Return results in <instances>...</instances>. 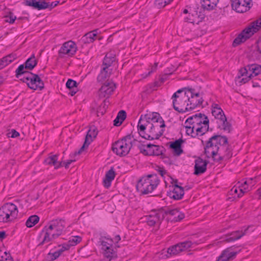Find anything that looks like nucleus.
Here are the masks:
<instances>
[{
  "label": "nucleus",
  "instance_id": "nucleus-34",
  "mask_svg": "<svg viewBox=\"0 0 261 261\" xmlns=\"http://www.w3.org/2000/svg\"><path fill=\"white\" fill-rule=\"evenodd\" d=\"M153 144H148L146 146L140 145L139 146L140 152L145 155H153Z\"/></svg>",
  "mask_w": 261,
  "mask_h": 261
},
{
  "label": "nucleus",
  "instance_id": "nucleus-9",
  "mask_svg": "<svg viewBox=\"0 0 261 261\" xmlns=\"http://www.w3.org/2000/svg\"><path fill=\"white\" fill-rule=\"evenodd\" d=\"M132 138L131 135H128L115 142L112 147L113 152L120 156L127 154L132 147Z\"/></svg>",
  "mask_w": 261,
  "mask_h": 261
},
{
  "label": "nucleus",
  "instance_id": "nucleus-60",
  "mask_svg": "<svg viewBox=\"0 0 261 261\" xmlns=\"http://www.w3.org/2000/svg\"><path fill=\"white\" fill-rule=\"evenodd\" d=\"M158 64L157 63H155L154 64V65L151 67V70L148 72V74L146 75V76H147L150 75V74L151 73H152L153 72L155 71V70L156 69L157 66H158Z\"/></svg>",
  "mask_w": 261,
  "mask_h": 261
},
{
  "label": "nucleus",
  "instance_id": "nucleus-19",
  "mask_svg": "<svg viewBox=\"0 0 261 261\" xmlns=\"http://www.w3.org/2000/svg\"><path fill=\"white\" fill-rule=\"evenodd\" d=\"M77 47L76 44L72 41L65 42L59 50V55L60 57L67 55L72 56L76 53Z\"/></svg>",
  "mask_w": 261,
  "mask_h": 261
},
{
  "label": "nucleus",
  "instance_id": "nucleus-54",
  "mask_svg": "<svg viewBox=\"0 0 261 261\" xmlns=\"http://www.w3.org/2000/svg\"><path fill=\"white\" fill-rule=\"evenodd\" d=\"M76 160L71 159L68 160L67 162H62V166H64L66 169H68L69 167L70 164L72 163L75 162Z\"/></svg>",
  "mask_w": 261,
  "mask_h": 261
},
{
  "label": "nucleus",
  "instance_id": "nucleus-25",
  "mask_svg": "<svg viewBox=\"0 0 261 261\" xmlns=\"http://www.w3.org/2000/svg\"><path fill=\"white\" fill-rule=\"evenodd\" d=\"M184 142V140L181 138L175 140L174 142H171L170 147L173 150L174 155L178 156L183 152L181 144Z\"/></svg>",
  "mask_w": 261,
  "mask_h": 261
},
{
  "label": "nucleus",
  "instance_id": "nucleus-55",
  "mask_svg": "<svg viewBox=\"0 0 261 261\" xmlns=\"http://www.w3.org/2000/svg\"><path fill=\"white\" fill-rule=\"evenodd\" d=\"M106 111L105 110V109L102 108V106H100L97 108V116H99V115L102 116L106 113Z\"/></svg>",
  "mask_w": 261,
  "mask_h": 261
},
{
  "label": "nucleus",
  "instance_id": "nucleus-11",
  "mask_svg": "<svg viewBox=\"0 0 261 261\" xmlns=\"http://www.w3.org/2000/svg\"><path fill=\"white\" fill-rule=\"evenodd\" d=\"M187 95L188 96V102L187 107L188 108V111L193 110L197 108H203L202 103L204 101L202 94L199 92L195 91L194 89L187 87Z\"/></svg>",
  "mask_w": 261,
  "mask_h": 261
},
{
  "label": "nucleus",
  "instance_id": "nucleus-49",
  "mask_svg": "<svg viewBox=\"0 0 261 261\" xmlns=\"http://www.w3.org/2000/svg\"><path fill=\"white\" fill-rule=\"evenodd\" d=\"M0 261H13V259L10 253L5 252L4 255L1 256Z\"/></svg>",
  "mask_w": 261,
  "mask_h": 261
},
{
  "label": "nucleus",
  "instance_id": "nucleus-2",
  "mask_svg": "<svg viewBox=\"0 0 261 261\" xmlns=\"http://www.w3.org/2000/svg\"><path fill=\"white\" fill-rule=\"evenodd\" d=\"M165 126V122L160 114L152 113V119L150 128L147 130V133L144 136V138L148 140L158 139L163 135Z\"/></svg>",
  "mask_w": 261,
  "mask_h": 261
},
{
  "label": "nucleus",
  "instance_id": "nucleus-7",
  "mask_svg": "<svg viewBox=\"0 0 261 261\" xmlns=\"http://www.w3.org/2000/svg\"><path fill=\"white\" fill-rule=\"evenodd\" d=\"M185 124L192 125L195 127L196 131L203 134L206 133L209 128V120L207 117L201 113L189 117Z\"/></svg>",
  "mask_w": 261,
  "mask_h": 261
},
{
  "label": "nucleus",
  "instance_id": "nucleus-47",
  "mask_svg": "<svg viewBox=\"0 0 261 261\" xmlns=\"http://www.w3.org/2000/svg\"><path fill=\"white\" fill-rule=\"evenodd\" d=\"M173 0H155V4L158 8H163Z\"/></svg>",
  "mask_w": 261,
  "mask_h": 261
},
{
  "label": "nucleus",
  "instance_id": "nucleus-6",
  "mask_svg": "<svg viewBox=\"0 0 261 261\" xmlns=\"http://www.w3.org/2000/svg\"><path fill=\"white\" fill-rule=\"evenodd\" d=\"M187 87L178 90L172 96V105L174 109L179 113H183L188 111Z\"/></svg>",
  "mask_w": 261,
  "mask_h": 261
},
{
  "label": "nucleus",
  "instance_id": "nucleus-1",
  "mask_svg": "<svg viewBox=\"0 0 261 261\" xmlns=\"http://www.w3.org/2000/svg\"><path fill=\"white\" fill-rule=\"evenodd\" d=\"M65 227V222L62 219H56L50 221L48 225L45 226L42 232H45L42 241L39 245L48 243L53 239L57 238L61 235Z\"/></svg>",
  "mask_w": 261,
  "mask_h": 261
},
{
  "label": "nucleus",
  "instance_id": "nucleus-13",
  "mask_svg": "<svg viewBox=\"0 0 261 261\" xmlns=\"http://www.w3.org/2000/svg\"><path fill=\"white\" fill-rule=\"evenodd\" d=\"M152 119V113L151 114H146L144 116L141 115L138 123V130L140 136L144 138V136L146 135L145 130L150 128Z\"/></svg>",
  "mask_w": 261,
  "mask_h": 261
},
{
  "label": "nucleus",
  "instance_id": "nucleus-15",
  "mask_svg": "<svg viewBox=\"0 0 261 261\" xmlns=\"http://www.w3.org/2000/svg\"><path fill=\"white\" fill-rule=\"evenodd\" d=\"M232 9L239 13H244L252 6V0H231Z\"/></svg>",
  "mask_w": 261,
  "mask_h": 261
},
{
  "label": "nucleus",
  "instance_id": "nucleus-12",
  "mask_svg": "<svg viewBox=\"0 0 261 261\" xmlns=\"http://www.w3.org/2000/svg\"><path fill=\"white\" fill-rule=\"evenodd\" d=\"M60 3L59 1L51 3L46 2L45 0H24L25 6L33 7L34 9L41 10L49 9L50 10L55 8Z\"/></svg>",
  "mask_w": 261,
  "mask_h": 261
},
{
  "label": "nucleus",
  "instance_id": "nucleus-64",
  "mask_svg": "<svg viewBox=\"0 0 261 261\" xmlns=\"http://www.w3.org/2000/svg\"><path fill=\"white\" fill-rule=\"evenodd\" d=\"M257 51L261 54V39L257 41Z\"/></svg>",
  "mask_w": 261,
  "mask_h": 261
},
{
  "label": "nucleus",
  "instance_id": "nucleus-42",
  "mask_svg": "<svg viewBox=\"0 0 261 261\" xmlns=\"http://www.w3.org/2000/svg\"><path fill=\"white\" fill-rule=\"evenodd\" d=\"M99 242L102 246V250L105 249L109 250L110 248L113 247V240H110V243H109L108 241L102 239V237H101V238L100 239Z\"/></svg>",
  "mask_w": 261,
  "mask_h": 261
},
{
  "label": "nucleus",
  "instance_id": "nucleus-20",
  "mask_svg": "<svg viewBox=\"0 0 261 261\" xmlns=\"http://www.w3.org/2000/svg\"><path fill=\"white\" fill-rule=\"evenodd\" d=\"M239 72L242 76L247 75V74H251V77L256 76L261 73V65L258 64L248 65L241 68Z\"/></svg>",
  "mask_w": 261,
  "mask_h": 261
},
{
  "label": "nucleus",
  "instance_id": "nucleus-24",
  "mask_svg": "<svg viewBox=\"0 0 261 261\" xmlns=\"http://www.w3.org/2000/svg\"><path fill=\"white\" fill-rule=\"evenodd\" d=\"M236 254V252L231 251V248H228L222 251L217 261H229L230 259H233Z\"/></svg>",
  "mask_w": 261,
  "mask_h": 261
},
{
  "label": "nucleus",
  "instance_id": "nucleus-63",
  "mask_svg": "<svg viewBox=\"0 0 261 261\" xmlns=\"http://www.w3.org/2000/svg\"><path fill=\"white\" fill-rule=\"evenodd\" d=\"M108 103H109V101L107 100V98L103 100L102 103L100 106H102L103 109L106 111V109L108 107Z\"/></svg>",
  "mask_w": 261,
  "mask_h": 261
},
{
  "label": "nucleus",
  "instance_id": "nucleus-38",
  "mask_svg": "<svg viewBox=\"0 0 261 261\" xmlns=\"http://www.w3.org/2000/svg\"><path fill=\"white\" fill-rule=\"evenodd\" d=\"M37 62L35 55L33 54L31 57L27 60L24 64L26 66V68L31 70L37 65Z\"/></svg>",
  "mask_w": 261,
  "mask_h": 261
},
{
  "label": "nucleus",
  "instance_id": "nucleus-4",
  "mask_svg": "<svg viewBox=\"0 0 261 261\" xmlns=\"http://www.w3.org/2000/svg\"><path fill=\"white\" fill-rule=\"evenodd\" d=\"M216 136V147L218 148L217 155L218 158H215V161L221 162L223 160H228L232 156L231 149L228 144V139L225 136L215 135Z\"/></svg>",
  "mask_w": 261,
  "mask_h": 261
},
{
  "label": "nucleus",
  "instance_id": "nucleus-32",
  "mask_svg": "<svg viewBox=\"0 0 261 261\" xmlns=\"http://www.w3.org/2000/svg\"><path fill=\"white\" fill-rule=\"evenodd\" d=\"M212 107V114L215 118L220 120L223 116H225L223 110L218 104H213Z\"/></svg>",
  "mask_w": 261,
  "mask_h": 261
},
{
  "label": "nucleus",
  "instance_id": "nucleus-53",
  "mask_svg": "<svg viewBox=\"0 0 261 261\" xmlns=\"http://www.w3.org/2000/svg\"><path fill=\"white\" fill-rule=\"evenodd\" d=\"M19 136V133L15 129H12L11 132L8 133V137L11 138H16Z\"/></svg>",
  "mask_w": 261,
  "mask_h": 261
},
{
  "label": "nucleus",
  "instance_id": "nucleus-56",
  "mask_svg": "<svg viewBox=\"0 0 261 261\" xmlns=\"http://www.w3.org/2000/svg\"><path fill=\"white\" fill-rule=\"evenodd\" d=\"M156 170L162 177L167 173L166 171L163 167H158Z\"/></svg>",
  "mask_w": 261,
  "mask_h": 261
},
{
  "label": "nucleus",
  "instance_id": "nucleus-46",
  "mask_svg": "<svg viewBox=\"0 0 261 261\" xmlns=\"http://www.w3.org/2000/svg\"><path fill=\"white\" fill-rule=\"evenodd\" d=\"M82 241V238L80 236H73L70 238L68 243L70 246H73L80 243Z\"/></svg>",
  "mask_w": 261,
  "mask_h": 261
},
{
  "label": "nucleus",
  "instance_id": "nucleus-37",
  "mask_svg": "<svg viewBox=\"0 0 261 261\" xmlns=\"http://www.w3.org/2000/svg\"><path fill=\"white\" fill-rule=\"evenodd\" d=\"M185 128L186 129V132L187 135H190L192 138H196L197 136H202L204 134L202 133H198L195 130V127L192 125L186 124Z\"/></svg>",
  "mask_w": 261,
  "mask_h": 261
},
{
  "label": "nucleus",
  "instance_id": "nucleus-17",
  "mask_svg": "<svg viewBox=\"0 0 261 261\" xmlns=\"http://www.w3.org/2000/svg\"><path fill=\"white\" fill-rule=\"evenodd\" d=\"M97 133L98 132L96 128L94 126H91L87 134L83 146L79 150L74 152L73 155L75 156L81 154L84 150L85 148L88 147L90 143L92 141V138H95L96 137Z\"/></svg>",
  "mask_w": 261,
  "mask_h": 261
},
{
  "label": "nucleus",
  "instance_id": "nucleus-27",
  "mask_svg": "<svg viewBox=\"0 0 261 261\" xmlns=\"http://www.w3.org/2000/svg\"><path fill=\"white\" fill-rule=\"evenodd\" d=\"M96 39L100 40V37L97 36V31L94 30L91 32L86 34L82 38L83 41L85 43H90L93 42Z\"/></svg>",
  "mask_w": 261,
  "mask_h": 261
},
{
  "label": "nucleus",
  "instance_id": "nucleus-51",
  "mask_svg": "<svg viewBox=\"0 0 261 261\" xmlns=\"http://www.w3.org/2000/svg\"><path fill=\"white\" fill-rule=\"evenodd\" d=\"M59 256V255L58 254L56 251L54 252V253L49 252L47 254V257L50 259L49 261H53L54 260H55Z\"/></svg>",
  "mask_w": 261,
  "mask_h": 261
},
{
  "label": "nucleus",
  "instance_id": "nucleus-58",
  "mask_svg": "<svg viewBox=\"0 0 261 261\" xmlns=\"http://www.w3.org/2000/svg\"><path fill=\"white\" fill-rule=\"evenodd\" d=\"M193 16V15H191L190 14H189V16L185 17L184 18L185 21L190 22V23H194L195 22V21L192 18V17Z\"/></svg>",
  "mask_w": 261,
  "mask_h": 261
},
{
  "label": "nucleus",
  "instance_id": "nucleus-31",
  "mask_svg": "<svg viewBox=\"0 0 261 261\" xmlns=\"http://www.w3.org/2000/svg\"><path fill=\"white\" fill-rule=\"evenodd\" d=\"M115 61V56L112 54H107L103 60L101 66L102 67H107V69H111L113 63Z\"/></svg>",
  "mask_w": 261,
  "mask_h": 261
},
{
  "label": "nucleus",
  "instance_id": "nucleus-21",
  "mask_svg": "<svg viewBox=\"0 0 261 261\" xmlns=\"http://www.w3.org/2000/svg\"><path fill=\"white\" fill-rule=\"evenodd\" d=\"M116 88L115 84L113 82H106L99 90V96L100 98L107 97L112 94Z\"/></svg>",
  "mask_w": 261,
  "mask_h": 261
},
{
  "label": "nucleus",
  "instance_id": "nucleus-40",
  "mask_svg": "<svg viewBox=\"0 0 261 261\" xmlns=\"http://www.w3.org/2000/svg\"><path fill=\"white\" fill-rule=\"evenodd\" d=\"M28 69L26 68L24 64H21L18 66L15 71V76L17 78H19L22 76L23 75H27L28 73H31V72L27 71Z\"/></svg>",
  "mask_w": 261,
  "mask_h": 261
},
{
  "label": "nucleus",
  "instance_id": "nucleus-61",
  "mask_svg": "<svg viewBox=\"0 0 261 261\" xmlns=\"http://www.w3.org/2000/svg\"><path fill=\"white\" fill-rule=\"evenodd\" d=\"M122 124L121 121L119 119L118 117H116V118L114 120V125L116 126H119Z\"/></svg>",
  "mask_w": 261,
  "mask_h": 261
},
{
  "label": "nucleus",
  "instance_id": "nucleus-35",
  "mask_svg": "<svg viewBox=\"0 0 261 261\" xmlns=\"http://www.w3.org/2000/svg\"><path fill=\"white\" fill-rule=\"evenodd\" d=\"M66 87L69 89V94L71 96H73L77 92V83L76 81L72 79H68L66 82Z\"/></svg>",
  "mask_w": 261,
  "mask_h": 261
},
{
  "label": "nucleus",
  "instance_id": "nucleus-44",
  "mask_svg": "<svg viewBox=\"0 0 261 261\" xmlns=\"http://www.w3.org/2000/svg\"><path fill=\"white\" fill-rule=\"evenodd\" d=\"M220 121L222 123V129L224 131H228V132H230L231 130V125L230 123L227 121L226 116H223Z\"/></svg>",
  "mask_w": 261,
  "mask_h": 261
},
{
  "label": "nucleus",
  "instance_id": "nucleus-36",
  "mask_svg": "<svg viewBox=\"0 0 261 261\" xmlns=\"http://www.w3.org/2000/svg\"><path fill=\"white\" fill-rule=\"evenodd\" d=\"M112 69H107V67H102L99 74L97 76V81L102 82L109 76L112 72Z\"/></svg>",
  "mask_w": 261,
  "mask_h": 261
},
{
  "label": "nucleus",
  "instance_id": "nucleus-62",
  "mask_svg": "<svg viewBox=\"0 0 261 261\" xmlns=\"http://www.w3.org/2000/svg\"><path fill=\"white\" fill-rule=\"evenodd\" d=\"M70 245L68 243H66V244H63L62 245V247H61V249L64 251L65 250H67L68 249H69V248H70Z\"/></svg>",
  "mask_w": 261,
  "mask_h": 261
},
{
  "label": "nucleus",
  "instance_id": "nucleus-16",
  "mask_svg": "<svg viewBox=\"0 0 261 261\" xmlns=\"http://www.w3.org/2000/svg\"><path fill=\"white\" fill-rule=\"evenodd\" d=\"M29 76L25 78L28 80L27 85L31 89L40 90L44 88V83L38 75L33 73H28Z\"/></svg>",
  "mask_w": 261,
  "mask_h": 261
},
{
  "label": "nucleus",
  "instance_id": "nucleus-5",
  "mask_svg": "<svg viewBox=\"0 0 261 261\" xmlns=\"http://www.w3.org/2000/svg\"><path fill=\"white\" fill-rule=\"evenodd\" d=\"M178 209L167 208L164 210L163 207L152 212L151 214L146 216V222L149 226H153L155 225H160L165 218V215H170L176 216L178 213Z\"/></svg>",
  "mask_w": 261,
  "mask_h": 261
},
{
  "label": "nucleus",
  "instance_id": "nucleus-10",
  "mask_svg": "<svg viewBox=\"0 0 261 261\" xmlns=\"http://www.w3.org/2000/svg\"><path fill=\"white\" fill-rule=\"evenodd\" d=\"M17 206L13 203H6L0 208V222L7 223L15 219L18 214Z\"/></svg>",
  "mask_w": 261,
  "mask_h": 261
},
{
  "label": "nucleus",
  "instance_id": "nucleus-52",
  "mask_svg": "<svg viewBox=\"0 0 261 261\" xmlns=\"http://www.w3.org/2000/svg\"><path fill=\"white\" fill-rule=\"evenodd\" d=\"M185 218L184 214L178 212V213L176 214V216L174 217L173 220L176 222L180 221L182 220Z\"/></svg>",
  "mask_w": 261,
  "mask_h": 261
},
{
  "label": "nucleus",
  "instance_id": "nucleus-18",
  "mask_svg": "<svg viewBox=\"0 0 261 261\" xmlns=\"http://www.w3.org/2000/svg\"><path fill=\"white\" fill-rule=\"evenodd\" d=\"M193 244V243L191 241L182 242L169 248L167 252L171 255H176L182 251L187 250L191 247Z\"/></svg>",
  "mask_w": 261,
  "mask_h": 261
},
{
  "label": "nucleus",
  "instance_id": "nucleus-29",
  "mask_svg": "<svg viewBox=\"0 0 261 261\" xmlns=\"http://www.w3.org/2000/svg\"><path fill=\"white\" fill-rule=\"evenodd\" d=\"M219 0H200V3L202 7L204 9L211 10L214 9Z\"/></svg>",
  "mask_w": 261,
  "mask_h": 261
},
{
  "label": "nucleus",
  "instance_id": "nucleus-57",
  "mask_svg": "<svg viewBox=\"0 0 261 261\" xmlns=\"http://www.w3.org/2000/svg\"><path fill=\"white\" fill-rule=\"evenodd\" d=\"M241 188V186H239L238 187H233L230 190L231 194H236L238 195V192H239V189Z\"/></svg>",
  "mask_w": 261,
  "mask_h": 261
},
{
  "label": "nucleus",
  "instance_id": "nucleus-22",
  "mask_svg": "<svg viewBox=\"0 0 261 261\" xmlns=\"http://www.w3.org/2000/svg\"><path fill=\"white\" fill-rule=\"evenodd\" d=\"M177 180L175 181V184L173 186V190L168 192V196L174 200L181 199L184 195V188L177 184Z\"/></svg>",
  "mask_w": 261,
  "mask_h": 261
},
{
  "label": "nucleus",
  "instance_id": "nucleus-30",
  "mask_svg": "<svg viewBox=\"0 0 261 261\" xmlns=\"http://www.w3.org/2000/svg\"><path fill=\"white\" fill-rule=\"evenodd\" d=\"M58 155H53L46 158L44 162L48 165H54L55 169H58L62 166V162H58Z\"/></svg>",
  "mask_w": 261,
  "mask_h": 261
},
{
  "label": "nucleus",
  "instance_id": "nucleus-28",
  "mask_svg": "<svg viewBox=\"0 0 261 261\" xmlns=\"http://www.w3.org/2000/svg\"><path fill=\"white\" fill-rule=\"evenodd\" d=\"M248 230V228L244 230H237L230 233L226 239L227 242H232L240 239L246 234V232Z\"/></svg>",
  "mask_w": 261,
  "mask_h": 261
},
{
  "label": "nucleus",
  "instance_id": "nucleus-33",
  "mask_svg": "<svg viewBox=\"0 0 261 261\" xmlns=\"http://www.w3.org/2000/svg\"><path fill=\"white\" fill-rule=\"evenodd\" d=\"M15 58L16 55L11 54L0 59V65L1 69L13 62Z\"/></svg>",
  "mask_w": 261,
  "mask_h": 261
},
{
  "label": "nucleus",
  "instance_id": "nucleus-23",
  "mask_svg": "<svg viewBox=\"0 0 261 261\" xmlns=\"http://www.w3.org/2000/svg\"><path fill=\"white\" fill-rule=\"evenodd\" d=\"M208 162L201 158H198L195 161L194 174L199 175L204 173L206 170Z\"/></svg>",
  "mask_w": 261,
  "mask_h": 261
},
{
  "label": "nucleus",
  "instance_id": "nucleus-39",
  "mask_svg": "<svg viewBox=\"0 0 261 261\" xmlns=\"http://www.w3.org/2000/svg\"><path fill=\"white\" fill-rule=\"evenodd\" d=\"M102 251L104 256L110 261L114 258H117V253L114 250L113 247L110 248V249L109 250H102Z\"/></svg>",
  "mask_w": 261,
  "mask_h": 261
},
{
  "label": "nucleus",
  "instance_id": "nucleus-43",
  "mask_svg": "<svg viewBox=\"0 0 261 261\" xmlns=\"http://www.w3.org/2000/svg\"><path fill=\"white\" fill-rule=\"evenodd\" d=\"M153 148V155H163L164 152L166 151L165 148L162 146L154 145H152Z\"/></svg>",
  "mask_w": 261,
  "mask_h": 261
},
{
  "label": "nucleus",
  "instance_id": "nucleus-26",
  "mask_svg": "<svg viewBox=\"0 0 261 261\" xmlns=\"http://www.w3.org/2000/svg\"><path fill=\"white\" fill-rule=\"evenodd\" d=\"M115 177V172L113 167H112L106 173L105 178L103 180V184L105 187L109 188L111 185L112 181Z\"/></svg>",
  "mask_w": 261,
  "mask_h": 261
},
{
  "label": "nucleus",
  "instance_id": "nucleus-41",
  "mask_svg": "<svg viewBox=\"0 0 261 261\" xmlns=\"http://www.w3.org/2000/svg\"><path fill=\"white\" fill-rule=\"evenodd\" d=\"M39 217L37 215H32L30 216L25 222V225L28 227H32L38 222Z\"/></svg>",
  "mask_w": 261,
  "mask_h": 261
},
{
  "label": "nucleus",
  "instance_id": "nucleus-14",
  "mask_svg": "<svg viewBox=\"0 0 261 261\" xmlns=\"http://www.w3.org/2000/svg\"><path fill=\"white\" fill-rule=\"evenodd\" d=\"M215 135L209 138L204 145V153L207 158L212 157L215 161V158H217L218 152V148L216 147L215 142L216 139Z\"/></svg>",
  "mask_w": 261,
  "mask_h": 261
},
{
  "label": "nucleus",
  "instance_id": "nucleus-59",
  "mask_svg": "<svg viewBox=\"0 0 261 261\" xmlns=\"http://www.w3.org/2000/svg\"><path fill=\"white\" fill-rule=\"evenodd\" d=\"M246 77L243 78L240 81L241 83L243 84H245L248 82L250 79L251 78V74H247V75H245Z\"/></svg>",
  "mask_w": 261,
  "mask_h": 261
},
{
  "label": "nucleus",
  "instance_id": "nucleus-3",
  "mask_svg": "<svg viewBox=\"0 0 261 261\" xmlns=\"http://www.w3.org/2000/svg\"><path fill=\"white\" fill-rule=\"evenodd\" d=\"M160 180L156 174H148L138 180L136 189L142 194H148L156 188Z\"/></svg>",
  "mask_w": 261,
  "mask_h": 261
},
{
  "label": "nucleus",
  "instance_id": "nucleus-8",
  "mask_svg": "<svg viewBox=\"0 0 261 261\" xmlns=\"http://www.w3.org/2000/svg\"><path fill=\"white\" fill-rule=\"evenodd\" d=\"M260 28L261 19L253 22L251 25L243 30L235 38L232 43V46L236 47L245 42L247 39L253 35L254 33L257 32Z\"/></svg>",
  "mask_w": 261,
  "mask_h": 261
},
{
  "label": "nucleus",
  "instance_id": "nucleus-45",
  "mask_svg": "<svg viewBox=\"0 0 261 261\" xmlns=\"http://www.w3.org/2000/svg\"><path fill=\"white\" fill-rule=\"evenodd\" d=\"M252 178H250L249 181H245L243 184L241 185V188L239 189V194H238V197H241L243 194L246 192L245 190L248 188V185L249 181H251Z\"/></svg>",
  "mask_w": 261,
  "mask_h": 261
},
{
  "label": "nucleus",
  "instance_id": "nucleus-50",
  "mask_svg": "<svg viewBox=\"0 0 261 261\" xmlns=\"http://www.w3.org/2000/svg\"><path fill=\"white\" fill-rule=\"evenodd\" d=\"M117 117L119 118V119L122 123V122L125 119L126 117V113L125 111L121 110L118 112Z\"/></svg>",
  "mask_w": 261,
  "mask_h": 261
},
{
  "label": "nucleus",
  "instance_id": "nucleus-48",
  "mask_svg": "<svg viewBox=\"0 0 261 261\" xmlns=\"http://www.w3.org/2000/svg\"><path fill=\"white\" fill-rule=\"evenodd\" d=\"M5 17V21L11 24L13 23L16 19V17L14 16L12 12H10Z\"/></svg>",
  "mask_w": 261,
  "mask_h": 261
}]
</instances>
